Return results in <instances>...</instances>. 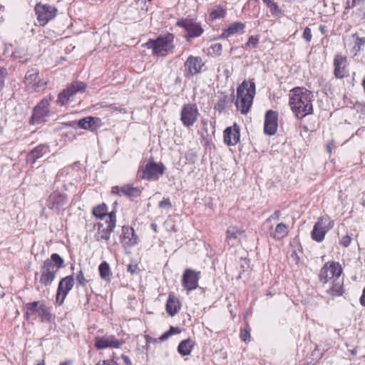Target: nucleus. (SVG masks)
Masks as SVG:
<instances>
[{"label": "nucleus", "instance_id": "1", "mask_svg": "<svg viewBox=\"0 0 365 365\" xmlns=\"http://www.w3.org/2000/svg\"><path fill=\"white\" fill-rule=\"evenodd\" d=\"M313 94L304 87H296L290 91L289 106L297 118L302 119L313 113Z\"/></svg>", "mask_w": 365, "mask_h": 365}, {"label": "nucleus", "instance_id": "2", "mask_svg": "<svg viewBox=\"0 0 365 365\" xmlns=\"http://www.w3.org/2000/svg\"><path fill=\"white\" fill-rule=\"evenodd\" d=\"M64 259L57 253L51 255L41 266L40 282L45 286L50 285L54 280L58 270L64 267Z\"/></svg>", "mask_w": 365, "mask_h": 365}, {"label": "nucleus", "instance_id": "3", "mask_svg": "<svg viewBox=\"0 0 365 365\" xmlns=\"http://www.w3.org/2000/svg\"><path fill=\"white\" fill-rule=\"evenodd\" d=\"M174 35L171 33L160 34L155 40H149L145 46L153 50V54L158 56H166L173 53L175 45L173 43Z\"/></svg>", "mask_w": 365, "mask_h": 365}, {"label": "nucleus", "instance_id": "4", "mask_svg": "<svg viewBox=\"0 0 365 365\" xmlns=\"http://www.w3.org/2000/svg\"><path fill=\"white\" fill-rule=\"evenodd\" d=\"M255 95V83L253 81H250L249 88L247 83L243 81L237 88V96L240 100L236 101L235 105L242 114L245 115L250 111Z\"/></svg>", "mask_w": 365, "mask_h": 365}, {"label": "nucleus", "instance_id": "5", "mask_svg": "<svg viewBox=\"0 0 365 365\" xmlns=\"http://www.w3.org/2000/svg\"><path fill=\"white\" fill-rule=\"evenodd\" d=\"M165 170V166L162 163H156L151 157L145 165L140 166L138 176L148 181H155L164 174Z\"/></svg>", "mask_w": 365, "mask_h": 365}, {"label": "nucleus", "instance_id": "6", "mask_svg": "<svg viewBox=\"0 0 365 365\" xmlns=\"http://www.w3.org/2000/svg\"><path fill=\"white\" fill-rule=\"evenodd\" d=\"M176 25L185 30V34H184V37L187 41L200 37L204 33V29L201 24L195 21L192 19L182 18L178 19Z\"/></svg>", "mask_w": 365, "mask_h": 365}, {"label": "nucleus", "instance_id": "7", "mask_svg": "<svg viewBox=\"0 0 365 365\" xmlns=\"http://www.w3.org/2000/svg\"><path fill=\"white\" fill-rule=\"evenodd\" d=\"M342 273L341 266L339 262H327L322 267L319 274V280L323 288L329 281L331 282L335 277H339Z\"/></svg>", "mask_w": 365, "mask_h": 365}, {"label": "nucleus", "instance_id": "8", "mask_svg": "<svg viewBox=\"0 0 365 365\" xmlns=\"http://www.w3.org/2000/svg\"><path fill=\"white\" fill-rule=\"evenodd\" d=\"M25 308L26 309L25 315L27 318L30 314L37 313L41 322H51L52 319L51 309L44 304H41L39 301L27 303Z\"/></svg>", "mask_w": 365, "mask_h": 365}, {"label": "nucleus", "instance_id": "9", "mask_svg": "<svg viewBox=\"0 0 365 365\" xmlns=\"http://www.w3.org/2000/svg\"><path fill=\"white\" fill-rule=\"evenodd\" d=\"M24 83L30 92H38L44 89L46 82L40 79L38 71L35 68L29 70L24 78Z\"/></svg>", "mask_w": 365, "mask_h": 365}, {"label": "nucleus", "instance_id": "10", "mask_svg": "<svg viewBox=\"0 0 365 365\" xmlns=\"http://www.w3.org/2000/svg\"><path fill=\"white\" fill-rule=\"evenodd\" d=\"M37 19L41 26H44L53 19L57 14V9L48 4H37L34 8Z\"/></svg>", "mask_w": 365, "mask_h": 365}, {"label": "nucleus", "instance_id": "11", "mask_svg": "<svg viewBox=\"0 0 365 365\" xmlns=\"http://www.w3.org/2000/svg\"><path fill=\"white\" fill-rule=\"evenodd\" d=\"M125 341L123 339H117L114 335L105 334L103 336H96L94 339V346L98 350L106 348H120Z\"/></svg>", "mask_w": 365, "mask_h": 365}, {"label": "nucleus", "instance_id": "12", "mask_svg": "<svg viewBox=\"0 0 365 365\" xmlns=\"http://www.w3.org/2000/svg\"><path fill=\"white\" fill-rule=\"evenodd\" d=\"M199 111L195 104L186 103L183 105L180 112V120L184 126L190 128L197 120Z\"/></svg>", "mask_w": 365, "mask_h": 365}, {"label": "nucleus", "instance_id": "13", "mask_svg": "<svg viewBox=\"0 0 365 365\" xmlns=\"http://www.w3.org/2000/svg\"><path fill=\"white\" fill-rule=\"evenodd\" d=\"M86 88V85L83 82L76 81L72 83L67 88L64 89L58 94L57 103L61 106L66 105L71 97L78 92H83Z\"/></svg>", "mask_w": 365, "mask_h": 365}, {"label": "nucleus", "instance_id": "14", "mask_svg": "<svg viewBox=\"0 0 365 365\" xmlns=\"http://www.w3.org/2000/svg\"><path fill=\"white\" fill-rule=\"evenodd\" d=\"M74 285V278L73 275H68L61 279L58 283L56 302L58 305H61L69 292L72 289Z\"/></svg>", "mask_w": 365, "mask_h": 365}, {"label": "nucleus", "instance_id": "15", "mask_svg": "<svg viewBox=\"0 0 365 365\" xmlns=\"http://www.w3.org/2000/svg\"><path fill=\"white\" fill-rule=\"evenodd\" d=\"M68 202V197L66 194L55 191L50 194L48 197L46 205L56 213H60L64 210V207Z\"/></svg>", "mask_w": 365, "mask_h": 365}, {"label": "nucleus", "instance_id": "16", "mask_svg": "<svg viewBox=\"0 0 365 365\" xmlns=\"http://www.w3.org/2000/svg\"><path fill=\"white\" fill-rule=\"evenodd\" d=\"M330 224L328 217H320L314 225L311 232L312 238L316 242H322L324 239L326 233L332 227Z\"/></svg>", "mask_w": 365, "mask_h": 365}, {"label": "nucleus", "instance_id": "17", "mask_svg": "<svg viewBox=\"0 0 365 365\" xmlns=\"http://www.w3.org/2000/svg\"><path fill=\"white\" fill-rule=\"evenodd\" d=\"M200 277V272L192 269H186L182 274V284L188 292L192 291L198 287Z\"/></svg>", "mask_w": 365, "mask_h": 365}, {"label": "nucleus", "instance_id": "18", "mask_svg": "<svg viewBox=\"0 0 365 365\" xmlns=\"http://www.w3.org/2000/svg\"><path fill=\"white\" fill-rule=\"evenodd\" d=\"M48 101L47 100H42L37 106L33 109V114L30 118V123L33 125L40 124L46 121V117L48 114Z\"/></svg>", "mask_w": 365, "mask_h": 365}, {"label": "nucleus", "instance_id": "19", "mask_svg": "<svg viewBox=\"0 0 365 365\" xmlns=\"http://www.w3.org/2000/svg\"><path fill=\"white\" fill-rule=\"evenodd\" d=\"M278 126V113L269 110L265 113L264 131V133L272 135L277 132Z\"/></svg>", "mask_w": 365, "mask_h": 365}, {"label": "nucleus", "instance_id": "20", "mask_svg": "<svg viewBox=\"0 0 365 365\" xmlns=\"http://www.w3.org/2000/svg\"><path fill=\"white\" fill-rule=\"evenodd\" d=\"M347 65L346 56L341 53L335 55L334 58V75L336 78L341 79L348 75Z\"/></svg>", "mask_w": 365, "mask_h": 365}, {"label": "nucleus", "instance_id": "21", "mask_svg": "<svg viewBox=\"0 0 365 365\" xmlns=\"http://www.w3.org/2000/svg\"><path fill=\"white\" fill-rule=\"evenodd\" d=\"M204 63L199 56H190L185 62L186 76H192L200 72Z\"/></svg>", "mask_w": 365, "mask_h": 365}, {"label": "nucleus", "instance_id": "22", "mask_svg": "<svg viewBox=\"0 0 365 365\" xmlns=\"http://www.w3.org/2000/svg\"><path fill=\"white\" fill-rule=\"evenodd\" d=\"M120 241L123 247H131L138 244V237L135 235L132 227L123 226Z\"/></svg>", "mask_w": 365, "mask_h": 365}, {"label": "nucleus", "instance_id": "23", "mask_svg": "<svg viewBox=\"0 0 365 365\" xmlns=\"http://www.w3.org/2000/svg\"><path fill=\"white\" fill-rule=\"evenodd\" d=\"M240 127L234 124L232 127H227L224 130V141L227 145H235L240 140Z\"/></svg>", "mask_w": 365, "mask_h": 365}, {"label": "nucleus", "instance_id": "24", "mask_svg": "<svg viewBox=\"0 0 365 365\" xmlns=\"http://www.w3.org/2000/svg\"><path fill=\"white\" fill-rule=\"evenodd\" d=\"M327 294L332 297H340L344 294L343 279L339 277H335L330 282V284L326 285L324 288Z\"/></svg>", "mask_w": 365, "mask_h": 365}, {"label": "nucleus", "instance_id": "25", "mask_svg": "<svg viewBox=\"0 0 365 365\" xmlns=\"http://www.w3.org/2000/svg\"><path fill=\"white\" fill-rule=\"evenodd\" d=\"M96 225L98 227V232L95 235L96 240L98 242L101 240H108L110 233L115 228L113 222L112 223L98 222Z\"/></svg>", "mask_w": 365, "mask_h": 365}, {"label": "nucleus", "instance_id": "26", "mask_svg": "<svg viewBox=\"0 0 365 365\" xmlns=\"http://www.w3.org/2000/svg\"><path fill=\"white\" fill-rule=\"evenodd\" d=\"M49 152V147L46 144H41L31 150L26 156V162L34 165L38 159Z\"/></svg>", "mask_w": 365, "mask_h": 365}, {"label": "nucleus", "instance_id": "27", "mask_svg": "<svg viewBox=\"0 0 365 365\" xmlns=\"http://www.w3.org/2000/svg\"><path fill=\"white\" fill-rule=\"evenodd\" d=\"M112 192L118 195L121 193L129 197H135L140 195V190L138 187H135L129 185H125L120 187L118 186L113 187Z\"/></svg>", "mask_w": 365, "mask_h": 365}, {"label": "nucleus", "instance_id": "28", "mask_svg": "<svg viewBox=\"0 0 365 365\" xmlns=\"http://www.w3.org/2000/svg\"><path fill=\"white\" fill-rule=\"evenodd\" d=\"M245 28V24L242 22H234L229 25L227 29H224L220 35V38H227L236 34L243 32Z\"/></svg>", "mask_w": 365, "mask_h": 365}, {"label": "nucleus", "instance_id": "29", "mask_svg": "<svg viewBox=\"0 0 365 365\" xmlns=\"http://www.w3.org/2000/svg\"><path fill=\"white\" fill-rule=\"evenodd\" d=\"M165 309L168 314L173 317L180 309V304L173 294H170L167 299Z\"/></svg>", "mask_w": 365, "mask_h": 365}, {"label": "nucleus", "instance_id": "30", "mask_svg": "<svg viewBox=\"0 0 365 365\" xmlns=\"http://www.w3.org/2000/svg\"><path fill=\"white\" fill-rule=\"evenodd\" d=\"M226 233L228 245L235 246L239 242V235H242L243 232L235 227H230L227 228Z\"/></svg>", "mask_w": 365, "mask_h": 365}, {"label": "nucleus", "instance_id": "31", "mask_svg": "<svg viewBox=\"0 0 365 365\" xmlns=\"http://www.w3.org/2000/svg\"><path fill=\"white\" fill-rule=\"evenodd\" d=\"M194 346V342L190 339L182 340L178 346V351L182 356L190 354Z\"/></svg>", "mask_w": 365, "mask_h": 365}, {"label": "nucleus", "instance_id": "32", "mask_svg": "<svg viewBox=\"0 0 365 365\" xmlns=\"http://www.w3.org/2000/svg\"><path fill=\"white\" fill-rule=\"evenodd\" d=\"M287 235V226L285 224L281 222L276 226L274 232L272 234V236L275 239L280 240L286 237Z\"/></svg>", "mask_w": 365, "mask_h": 365}, {"label": "nucleus", "instance_id": "33", "mask_svg": "<svg viewBox=\"0 0 365 365\" xmlns=\"http://www.w3.org/2000/svg\"><path fill=\"white\" fill-rule=\"evenodd\" d=\"M100 276L103 279H109L110 269L108 263L106 261L101 262L98 267Z\"/></svg>", "mask_w": 365, "mask_h": 365}, {"label": "nucleus", "instance_id": "34", "mask_svg": "<svg viewBox=\"0 0 365 365\" xmlns=\"http://www.w3.org/2000/svg\"><path fill=\"white\" fill-rule=\"evenodd\" d=\"M93 215L97 218L103 219L107 216V206L103 203L93 209Z\"/></svg>", "mask_w": 365, "mask_h": 365}, {"label": "nucleus", "instance_id": "35", "mask_svg": "<svg viewBox=\"0 0 365 365\" xmlns=\"http://www.w3.org/2000/svg\"><path fill=\"white\" fill-rule=\"evenodd\" d=\"M225 10L220 6H217L210 13V17L212 21L223 18L225 15Z\"/></svg>", "mask_w": 365, "mask_h": 365}, {"label": "nucleus", "instance_id": "36", "mask_svg": "<svg viewBox=\"0 0 365 365\" xmlns=\"http://www.w3.org/2000/svg\"><path fill=\"white\" fill-rule=\"evenodd\" d=\"M94 123V118L89 116L79 120L78 125L81 128L87 130L91 128Z\"/></svg>", "mask_w": 365, "mask_h": 365}, {"label": "nucleus", "instance_id": "37", "mask_svg": "<svg viewBox=\"0 0 365 365\" xmlns=\"http://www.w3.org/2000/svg\"><path fill=\"white\" fill-rule=\"evenodd\" d=\"M180 333V330L178 327H170L168 331L163 333L159 338V341H163L168 339L170 336L175 334Z\"/></svg>", "mask_w": 365, "mask_h": 365}, {"label": "nucleus", "instance_id": "38", "mask_svg": "<svg viewBox=\"0 0 365 365\" xmlns=\"http://www.w3.org/2000/svg\"><path fill=\"white\" fill-rule=\"evenodd\" d=\"M267 7L269 9L270 13L274 16H279L282 14V10L279 6L272 1Z\"/></svg>", "mask_w": 365, "mask_h": 365}, {"label": "nucleus", "instance_id": "39", "mask_svg": "<svg viewBox=\"0 0 365 365\" xmlns=\"http://www.w3.org/2000/svg\"><path fill=\"white\" fill-rule=\"evenodd\" d=\"M259 42V39L257 37H255L253 36H251L248 41L245 43V45L243 46V48L245 50L249 49L250 46L255 48Z\"/></svg>", "mask_w": 365, "mask_h": 365}, {"label": "nucleus", "instance_id": "40", "mask_svg": "<svg viewBox=\"0 0 365 365\" xmlns=\"http://www.w3.org/2000/svg\"><path fill=\"white\" fill-rule=\"evenodd\" d=\"M76 280L78 284L83 287H86L88 280L86 279L84 274L82 270H80L76 275Z\"/></svg>", "mask_w": 365, "mask_h": 365}, {"label": "nucleus", "instance_id": "41", "mask_svg": "<svg viewBox=\"0 0 365 365\" xmlns=\"http://www.w3.org/2000/svg\"><path fill=\"white\" fill-rule=\"evenodd\" d=\"M7 75V70L3 66H0V91L2 90L4 86V78Z\"/></svg>", "mask_w": 365, "mask_h": 365}, {"label": "nucleus", "instance_id": "42", "mask_svg": "<svg viewBox=\"0 0 365 365\" xmlns=\"http://www.w3.org/2000/svg\"><path fill=\"white\" fill-rule=\"evenodd\" d=\"M227 97L225 96L222 99L220 100L215 105V109L218 110L220 112H222L225 110L227 103Z\"/></svg>", "mask_w": 365, "mask_h": 365}, {"label": "nucleus", "instance_id": "43", "mask_svg": "<svg viewBox=\"0 0 365 365\" xmlns=\"http://www.w3.org/2000/svg\"><path fill=\"white\" fill-rule=\"evenodd\" d=\"M302 37L303 38L307 41V42H310L311 40H312V32H311V29L309 28V27H306L304 29V31H303V34H302Z\"/></svg>", "mask_w": 365, "mask_h": 365}, {"label": "nucleus", "instance_id": "44", "mask_svg": "<svg viewBox=\"0 0 365 365\" xmlns=\"http://www.w3.org/2000/svg\"><path fill=\"white\" fill-rule=\"evenodd\" d=\"M172 207L171 202L169 198H163L159 202V207L160 208H168L170 209Z\"/></svg>", "mask_w": 365, "mask_h": 365}, {"label": "nucleus", "instance_id": "45", "mask_svg": "<svg viewBox=\"0 0 365 365\" xmlns=\"http://www.w3.org/2000/svg\"><path fill=\"white\" fill-rule=\"evenodd\" d=\"M365 44V38H361V37H356L354 48L357 51H359L361 49V47Z\"/></svg>", "mask_w": 365, "mask_h": 365}, {"label": "nucleus", "instance_id": "46", "mask_svg": "<svg viewBox=\"0 0 365 365\" xmlns=\"http://www.w3.org/2000/svg\"><path fill=\"white\" fill-rule=\"evenodd\" d=\"M241 338L245 342L250 341V334L249 328H245L241 331Z\"/></svg>", "mask_w": 365, "mask_h": 365}, {"label": "nucleus", "instance_id": "47", "mask_svg": "<svg viewBox=\"0 0 365 365\" xmlns=\"http://www.w3.org/2000/svg\"><path fill=\"white\" fill-rule=\"evenodd\" d=\"M351 241V238L349 235H345L340 240L339 243L345 247H347Z\"/></svg>", "mask_w": 365, "mask_h": 365}, {"label": "nucleus", "instance_id": "48", "mask_svg": "<svg viewBox=\"0 0 365 365\" xmlns=\"http://www.w3.org/2000/svg\"><path fill=\"white\" fill-rule=\"evenodd\" d=\"M106 217H108V220H106V223H112L113 222L114 227H115L116 218L115 213L113 212L109 214L107 213Z\"/></svg>", "mask_w": 365, "mask_h": 365}, {"label": "nucleus", "instance_id": "49", "mask_svg": "<svg viewBox=\"0 0 365 365\" xmlns=\"http://www.w3.org/2000/svg\"><path fill=\"white\" fill-rule=\"evenodd\" d=\"M96 365H118L114 359L103 360L102 362H98Z\"/></svg>", "mask_w": 365, "mask_h": 365}, {"label": "nucleus", "instance_id": "50", "mask_svg": "<svg viewBox=\"0 0 365 365\" xmlns=\"http://www.w3.org/2000/svg\"><path fill=\"white\" fill-rule=\"evenodd\" d=\"M280 215L281 212L279 210H276L272 215H270V217L267 219V221L272 220H279Z\"/></svg>", "mask_w": 365, "mask_h": 365}, {"label": "nucleus", "instance_id": "51", "mask_svg": "<svg viewBox=\"0 0 365 365\" xmlns=\"http://www.w3.org/2000/svg\"><path fill=\"white\" fill-rule=\"evenodd\" d=\"M211 48L215 53L220 54L222 51V45L220 43H215L211 46Z\"/></svg>", "mask_w": 365, "mask_h": 365}, {"label": "nucleus", "instance_id": "52", "mask_svg": "<svg viewBox=\"0 0 365 365\" xmlns=\"http://www.w3.org/2000/svg\"><path fill=\"white\" fill-rule=\"evenodd\" d=\"M121 359H123V361L124 362V365H132V362H131L130 358L127 355L122 354Z\"/></svg>", "mask_w": 365, "mask_h": 365}, {"label": "nucleus", "instance_id": "53", "mask_svg": "<svg viewBox=\"0 0 365 365\" xmlns=\"http://www.w3.org/2000/svg\"><path fill=\"white\" fill-rule=\"evenodd\" d=\"M135 1L136 4H137L139 6H140V8H141L142 9H144V6H145V4H146V2H147V1H151L152 0H135Z\"/></svg>", "mask_w": 365, "mask_h": 365}, {"label": "nucleus", "instance_id": "54", "mask_svg": "<svg viewBox=\"0 0 365 365\" xmlns=\"http://www.w3.org/2000/svg\"><path fill=\"white\" fill-rule=\"evenodd\" d=\"M360 304L362 305V306H365V287L364 288V290H363V292H362V294L360 297Z\"/></svg>", "mask_w": 365, "mask_h": 365}, {"label": "nucleus", "instance_id": "55", "mask_svg": "<svg viewBox=\"0 0 365 365\" xmlns=\"http://www.w3.org/2000/svg\"><path fill=\"white\" fill-rule=\"evenodd\" d=\"M145 338H146V342L147 343H150V342H157V341H158V339H153L152 338L151 336H145Z\"/></svg>", "mask_w": 365, "mask_h": 365}, {"label": "nucleus", "instance_id": "56", "mask_svg": "<svg viewBox=\"0 0 365 365\" xmlns=\"http://www.w3.org/2000/svg\"><path fill=\"white\" fill-rule=\"evenodd\" d=\"M355 5H356V1L355 0H352L351 4H350L349 1H347L346 5L345 6V9H348L352 8V7L355 6Z\"/></svg>", "mask_w": 365, "mask_h": 365}, {"label": "nucleus", "instance_id": "57", "mask_svg": "<svg viewBox=\"0 0 365 365\" xmlns=\"http://www.w3.org/2000/svg\"><path fill=\"white\" fill-rule=\"evenodd\" d=\"M136 266H133L132 264L128 265V272H130V273L133 274L135 272Z\"/></svg>", "mask_w": 365, "mask_h": 365}, {"label": "nucleus", "instance_id": "58", "mask_svg": "<svg viewBox=\"0 0 365 365\" xmlns=\"http://www.w3.org/2000/svg\"><path fill=\"white\" fill-rule=\"evenodd\" d=\"M72 364L71 361H65L61 362L59 365H71Z\"/></svg>", "mask_w": 365, "mask_h": 365}, {"label": "nucleus", "instance_id": "59", "mask_svg": "<svg viewBox=\"0 0 365 365\" xmlns=\"http://www.w3.org/2000/svg\"><path fill=\"white\" fill-rule=\"evenodd\" d=\"M151 227L155 232H157L158 225L156 224H155V223L151 224Z\"/></svg>", "mask_w": 365, "mask_h": 365}, {"label": "nucleus", "instance_id": "60", "mask_svg": "<svg viewBox=\"0 0 365 365\" xmlns=\"http://www.w3.org/2000/svg\"><path fill=\"white\" fill-rule=\"evenodd\" d=\"M324 28H325V26H323V25H320V26H319V29H320V31H322V34L324 33Z\"/></svg>", "mask_w": 365, "mask_h": 365}, {"label": "nucleus", "instance_id": "61", "mask_svg": "<svg viewBox=\"0 0 365 365\" xmlns=\"http://www.w3.org/2000/svg\"><path fill=\"white\" fill-rule=\"evenodd\" d=\"M267 5V6L273 1V0H262Z\"/></svg>", "mask_w": 365, "mask_h": 365}, {"label": "nucleus", "instance_id": "62", "mask_svg": "<svg viewBox=\"0 0 365 365\" xmlns=\"http://www.w3.org/2000/svg\"><path fill=\"white\" fill-rule=\"evenodd\" d=\"M13 56L15 58H19V56H17V51L14 52Z\"/></svg>", "mask_w": 365, "mask_h": 365}, {"label": "nucleus", "instance_id": "63", "mask_svg": "<svg viewBox=\"0 0 365 365\" xmlns=\"http://www.w3.org/2000/svg\"><path fill=\"white\" fill-rule=\"evenodd\" d=\"M37 365H45L44 361H39Z\"/></svg>", "mask_w": 365, "mask_h": 365}, {"label": "nucleus", "instance_id": "64", "mask_svg": "<svg viewBox=\"0 0 365 365\" xmlns=\"http://www.w3.org/2000/svg\"><path fill=\"white\" fill-rule=\"evenodd\" d=\"M86 296H87V303H88L89 302V299H88V294L87 292V290L86 289Z\"/></svg>", "mask_w": 365, "mask_h": 365}]
</instances>
